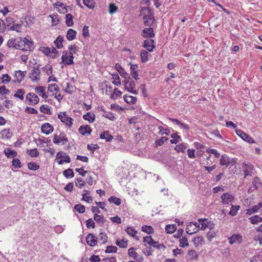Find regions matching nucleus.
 Returning a JSON list of instances; mask_svg holds the SVG:
<instances>
[{
	"instance_id": "473e14b6",
	"label": "nucleus",
	"mask_w": 262,
	"mask_h": 262,
	"mask_svg": "<svg viewBox=\"0 0 262 262\" xmlns=\"http://www.w3.org/2000/svg\"><path fill=\"white\" fill-rule=\"evenodd\" d=\"M100 138L101 139H105L106 141H111L113 139V136L110 134L108 131L103 132L100 135Z\"/></svg>"
},
{
	"instance_id": "5701e85b",
	"label": "nucleus",
	"mask_w": 262,
	"mask_h": 262,
	"mask_svg": "<svg viewBox=\"0 0 262 262\" xmlns=\"http://www.w3.org/2000/svg\"><path fill=\"white\" fill-rule=\"evenodd\" d=\"M262 208V202L259 203L257 205H254L251 208L246 210V214L250 215L254 213L257 212L258 211Z\"/></svg>"
},
{
	"instance_id": "72a5a7b5",
	"label": "nucleus",
	"mask_w": 262,
	"mask_h": 262,
	"mask_svg": "<svg viewBox=\"0 0 262 262\" xmlns=\"http://www.w3.org/2000/svg\"><path fill=\"white\" fill-rule=\"evenodd\" d=\"M83 194H82V200L91 203L93 202L92 198L90 196V192L87 190H83Z\"/></svg>"
},
{
	"instance_id": "423d86ee",
	"label": "nucleus",
	"mask_w": 262,
	"mask_h": 262,
	"mask_svg": "<svg viewBox=\"0 0 262 262\" xmlns=\"http://www.w3.org/2000/svg\"><path fill=\"white\" fill-rule=\"evenodd\" d=\"M59 159L60 160L58 161L59 165H62L64 163H69L71 161L70 157L67 155L66 153L62 151H59L56 154V160Z\"/></svg>"
},
{
	"instance_id": "9b49d317",
	"label": "nucleus",
	"mask_w": 262,
	"mask_h": 262,
	"mask_svg": "<svg viewBox=\"0 0 262 262\" xmlns=\"http://www.w3.org/2000/svg\"><path fill=\"white\" fill-rule=\"evenodd\" d=\"M40 71L37 67L34 68L29 74V77L32 81L37 82L40 80Z\"/></svg>"
},
{
	"instance_id": "b1692460",
	"label": "nucleus",
	"mask_w": 262,
	"mask_h": 262,
	"mask_svg": "<svg viewBox=\"0 0 262 262\" xmlns=\"http://www.w3.org/2000/svg\"><path fill=\"white\" fill-rule=\"evenodd\" d=\"M144 23L145 25L148 26H152L155 21V19L154 16L149 14L148 15H145L143 17Z\"/></svg>"
},
{
	"instance_id": "f03ea898",
	"label": "nucleus",
	"mask_w": 262,
	"mask_h": 262,
	"mask_svg": "<svg viewBox=\"0 0 262 262\" xmlns=\"http://www.w3.org/2000/svg\"><path fill=\"white\" fill-rule=\"evenodd\" d=\"M242 171L245 178L248 176H251L255 172V169L253 165L249 162H244L242 166Z\"/></svg>"
},
{
	"instance_id": "9d476101",
	"label": "nucleus",
	"mask_w": 262,
	"mask_h": 262,
	"mask_svg": "<svg viewBox=\"0 0 262 262\" xmlns=\"http://www.w3.org/2000/svg\"><path fill=\"white\" fill-rule=\"evenodd\" d=\"M74 56L71 55L67 51H64L62 52L61 56V61L66 64H72L74 63Z\"/></svg>"
},
{
	"instance_id": "4d7b16f0",
	"label": "nucleus",
	"mask_w": 262,
	"mask_h": 262,
	"mask_svg": "<svg viewBox=\"0 0 262 262\" xmlns=\"http://www.w3.org/2000/svg\"><path fill=\"white\" fill-rule=\"evenodd\" d=\"M108 201L111 203H114L115 204V205H117V206H119L121 204V200L119 198H118L116 196H111L109 199H108Z\"/></svg>"
},
{
	"instance_id": "4468645a",
	"label": "nucleus",
	"mask_w": 262,
	"mask_h": 262,
	"mask_svg": "<svg viewBox=\"0 0 262 262\" xmlns=\"http://www.w3.org/2000/svg\"><path fill=\"white\" fill-rule=\"evenodd\" d=\"M154 40L152 39H147L144 41L142 46L145 48L148 51L152 52L155 46L154 45Z\"/></svg>"
},
{
	"instance_id": "f257e3e1",
	"label": "nucleus",
	"mask_w": 262,
	"mask_h": 262,
	"mask_svg": "<svg viewBox=\"0 0 262 262\" xmlns=\"http://www.w3.org/2000/svg\"><path fill=\"white\" fill-rule=\"evenodd\" d=\"M57 118L67 128L70 129L73 125L74 120L68 115L67 112H60L57 114Z\"/></svg>"
},
{
	"instance_id": "052dcab7",
	"label": "nucleus",
	"mask_w": 262,
	"mask_h": 262,
	"mask_svg": "<svg viewBox=\"0 0 262 262\" xmlns=\"http://www.w3.org/2000/svg\"><path fill=\"white\" fill-rule=\"evenodd\" d=\"M25 93V90L23 89H18L16 93L14 94V97L19 98L20 100H24V95Z\"/></svg>"
},
{
	"instance_id": "1a4fd4ad",
	"label": "nucleus",
	"mask_w": 262,
	"mask_h": 262,
	"mask_svg": "<svg viewBox=\"0 0 262 262\" xmlns=\"http://www.w3.org/2000/svg\"><path fill=\"white\" fill-rule=\"evenodd\" d=\"M235 133L236 135L242 138L244 141L249 143H255L254 140L249 135L244 132L241 129H236Z\"/></svg>"
},
{
	"instance_id": "e2e57ef3",
	"label": "nucleus",
	"mask_w": 262,
	"mask_h": 262,
	"mask_svg": "<svg viewBox=\"0 0 262 262\" xmlns=\"http://www.w3.org/2000/svg\"><path fill=\"white\" fill-rule=\"evenodd\" d=\"M158 129L159 130V132L158 133L159 135H169L170 133L169 129H168V128L164 129L163 128V127H162V126H159Z\"/></svg>"
},
{
	"instance_id": "c9c22d12",
	"label": "nucleus",
	"mask_w": 262,
	"mask_h": 262,
	"mask_svg": "<svg viewBox=\"0 0 262 262\" xmlns=\"http://www.w3.org/2000/svg\"><path fill=\"white\" fill-rule=\"evenodd\" d=\"M199 254L195 250H189L187 254V258L190 259H195L198 258Z\"/></svg>"
},
{
	"instance_id": "f8f14e48",
	"label": "nucleus",
	"mask_w": 262,
	"mask_h": 262,
	"mask_svg": "<svg viewBox=\"0 0 262 262\" xmlns=\"http://www.w3.org/2000/svg\"><path fill=\"white\" fill-rule=\"evenodd\" d=\"M229 243L231 245H233L234 244H241L243 241V236L238 234L235 233L233 234L231 237L228 238Z\"/></svg>"
},
{
	"instance_id": "412c9836",
	"label": "nucleus",
	"mask_w": 262,
	"mask_h": 262,
	"mask_svg": "<svg viewBox=\"0 0 262 262\" xmlns=\"http://www.w3.org/2000/svg\"><path fill=\"white\" fill-rule=\"evenodd\" d=\"M136 250L137 249L134 247L129 248L128 250V255L135 260H143L142 257L140 256L136 252Z\"/></svg>"
},
{
	"instance_id": "a878e982",
	"label": "nucleus",
	"mask_w": 262,
	"mask_h": 262,
	"mask_svg": "<svg viewBox=\"0 0 262 262\" xmlns=\"http://www.w3.org/2000/svg\"><path fill=\"white\" fill-rule=\"evenodd\" d=\"M82 118L84 120L88 121L90 123H92L95 121L96 116L93 113L89 112L84 115Z\"/></svg>"
},
{
	"instance_id": "4c0bfd02",
	"label": "nucleus",
	"mask_w": 262,
	"mask_h": 262,
	"mask_svg": "<svg viewBox=\"0 0 262 262\" xmlns=\"http://www.w3.org/2000/svg\"><path fill=\"white\" fill-rule=\"evenodd\" d=\"M2 137L4 139H9L12 136V133L9 128L4 129L1 132Z\"/></svg>"
},
{
	"instance_id": "6e6d98bb",
	"label": "nucleus",
	"mask_w": 262,
	"mask_h": 262,
	"mask_svg": "<svg viewBox=\"0 0 262 262\" xmlns=\"http://www.w3.org/2000/svg\"><path fill=\"white\" fill-rule=\"evenodd\" d=\"M171 137L172 138L170 140L171 144H177L181 138V136L178 135L177 133L171 134Z\"/></svg>"
},
{
	"instance_id": "20e7f679",
	"label": "nucleus",
	"mask_w": 262,
	"mask_h": 262,
	"mask_svg": "<svg viewBox=\"0 0 262 262\" xmlns=\"http://www.w3.org/2000/svg\"><path fill=\"white\" fill-rule=\"evenodd\" d=\"M125 89L129 92L137 95L138 92L135 90L136 84L134 80L128 77L124 81Z\"/></svg>"
},
{
	"instance_id": "603ef678",
	"label": "nucleus",
	"mask_w": 262,
	"mask_h": 262,
	"mask_svg": "<svg viewBox=\"0 0 262 262\" xmlns=\"http://www.w3.org/2000/svg\"><path fill=\"white\" fill-rule=\"evenodd\" d=\"M148 53L145 50H142L140 53V58L141 62H146L148 60Z\"/></svg>"
},
{
	"instance_id": "2f4dec72",
	"label": "nucleus",
	"mask_w": 262,
	"mask_h": 262,
	"mask_svg": "<svg viewBox=\"0 0 262 262\" xmlns=\"http://www.w3.org/2000/svg\"><path fill=\"white\" fill-rule=\"evenodd\" d=\"M123 98H124V101L127 103H130V104H134L136 103L137 102V98L136 97H134V96H130V95H124V96H123Z\"/></svg>"
},
{
	"instance_id": "6ab92c4d",
	"label": "nucleus",
	"mask_w": 262,
	"mask_h": 262,
	"mask_svg": "<svg viewBox=\"0 0 262 262\" xmlns=\"http://www.w3.org/2000/svg\"><path fill=\"white\" fill-rule=\"evenodd\" d=\"M86 241L88 245L93 247L97 245V238L92 233H89L86 236Z\"/></svg>"
},
{
	"instance_id": "393cba45",
	"label": "nucleus",
	"mask_w": 262,
	"mask_h": 262,
	"mask_svg": "<svg viewBox=\"0 0 262 262\" xmlns=\"http://www.w3.org/2000/svg\"><path fill=\"white\" fill-rule=\"evenodd\" d=\"M4 154L8 158H15L17 156V152L10 148H7L4 150Z\"/></svg>"
},
{
	"instance_id": "79ce46f5",
	"label": "nucleus",
	"mask_w": 262,
	"mask_h": 262,
	"mask_svg": "<svg viewBox=\"0 0 262 262\" xmlns=\"http://www.w3.org/2000/svg\"><path fill=\"white\" fill-rule=\"evenodd\" d=\"M142 231L151 234L154 233V229L151 226L144 225L141 227Z\"/></svg>"
},
{
	"instance_id": "3c124183",
	"label": "nucleus",
	"mask_w": 262,
	"mask_h": 262,
	"mask_svg": "<svg viewBox=\"0 0 262 262\" xmlns=\"http://www.w3.org/2000/svg\"><path fill=\"white\" fill-rule=\"evenodd\" d=\"M179 246L180 247L184 248L189 246L187 238L185 236H182L179 240Z\"/></svg>"
},
{
	"instance_id": "864d4df0",
	"label": "nucleus",
	"mask_w": 262,
	"mask_h": 262,
	"mask_svg": "<svg viewBox=\"0 0 262 262\" xmlns=\"http://www.w3.org/2000/svg\"><path fill=\"white\" fill-rule=\"evenodd\" d=\"M75 185L79 188H82L85 184V182L81 178H76L75 180Z\"/></svg>"
},
{
	"instance_id": "a19ab883",
	"label": "nucleus",
	"mask_w": 262,
	"mask_h": 262,
	"mask_svg": "<svg viewBox=\"0 0 262 262\" xmlns=\"http://www.w3.org/2000/svg\"><path fill=\"white\" fill-rule=\"evenodd\" d=\"M112 79L113 80L112 82L116 86H120L121 85V80L119 75L117 73L112 74Z\"/></svg>"
},
{
	"instance_id": "7c9ffc66",
	"label": "nucleus",
	"mask_w": 262,
	"mask_h": 262,
	"mask_svg": "<svg viewBox=\"0 0 262 262\" xmlns=\"http://www.w3.org/2000/svg\"><path fill=\"white\" fill-rule=\"evenodd\" d=\"M46 88L43 86H37L35 88V94H37L39 96L42 98H47V96L45 94Z\"/></svg>"
},
{
	"instance_id": "f3484780",
	"label": "nucleus",
	"mask_w": 262,
	"mask_h": 262,
	"mask_svg": "<svg viewBox=\"0 0 262 262\" xmlns=\"http://www.w3.org/2000/svg\"><path fill=\"white\" fill-rule=\"evenodd\" d=\"M125 231L135 240L139 241L140 239V237L138 235L137 231L133 227H127Z\"/></svg>"
},
{
	"instance_id": "0eeeda50",
	"label": "nucleus",
	"mask_w": 262,
	"mask_h": 262,
	"mask_svg": "<svg viewBox=\"0 0 262 262\" xmlns=\"http://www.w3.org/2000/svg\"><path fill=\"white\" fill-rule=\"evenodd\" d=\"M26 101L29 105H34L38 103L39 98L35 93H29L26 95Z\"/></svg>"
},
{
	"instance_id": "bf43d9fd",
	"label": "nucleus",
	"mask_w": 262,
	"mask_h": 262,
	"mask_svg": "<svg viewBox=\"0 0 262 262\" xmlns=\"http://www.w3.org/2000/svg\"><path fill=\"white\" fill-rule=\"evenodd\" d=\"M39 165L34 162H30L28 164V168L30 170H36L39 168Z\"/></svg>"
},
{
	"instance_id": "774afa93",
	"label": "nucleus",
	"mask_w": 262,
	"mask_h": 262,
	"mask_svg": "<svg viewBox=\"0 0 262 262\" xmlns=\"http://www.w3.org/2000/svg\"><path fill=\"white\" fill-rule=\"evenodd\" d=\"M99 239L100 241H102V243L103 244H105L107 242V236L105 233L101 232L99 234Z\"/></svg>"
},
{
	"instance_id": "de8ad7c7",
	"label": "nucleus",
	"mask_w": 262,
	"mask_h": 262,
	"mask_svg": "<svg viewBox=\"0 0 262 262\" xmlns=\"http://www.w3.org/2000/svg\"><path fill=\"white\" fill-rule=\"evenodd\" d=\"M240 208V206L239 205H231L230 208V211H229V214L232 216H235L237 214V211Z\"/></svg>"
},
{
	"instance_id": "0e129e2a",
	"label": "nucleus",
	"mask_w": 262,
	"mask_h": 262,
	"mask_svg": "<svg viewBox=\"0 0 262 262\" xmlns=\"http://www.w3.org/2000/svg\"><path fill=\"white\" fill-rule=\"evenodd\" d=\"M168 139V138L166 137H162L160 139L156 140L155 141L156 147L161 146L164 143V142L167 141Z\"/></svg>"
},
{
	"instance_id": "8fccbe9b",
	"label": "nucleus",
	"mask_w": 262,
	"mask_h": 262,
	"mask_svg": "<svg viewBox=\"0 0 262 262\" xmlns=\"http://www.w3.org/2000/svg\"><path fill=\"white\" fill-rule=\"evenodd\" d=\"M102 111L104 112V114H103V116L104 117L107 118L111 121H114L116 119V118L113 113L105 111L104 110H102Z\"/></svg>"
},
{
	"instance_id": "13d9d810",
	"label": "nucleus",
	"mask_w": 262,
	"mask_h": 262,
	"mask_svg": "<svg viewBox=\"0 0 262 262\" xmlns=\"http://www.w3.org/2000/svg\"><path fill=\"white\" fill-rule=\"evenodd\" d=\"M118 10V7L113 3H111L109 5L108 7V12L111 14H113L117 12Z\"/></svg>"
},
{
	"instance_id": "e433bc0d",
	"label": "nucleus",
	"mask_w": 262,
	"mask_h": 262,
	"mask_svg": "<svg viewBox=\"0 0 262 262\" xmlns=\"http://www.w3.org/2000/svg\"><path fill=\"white\" fill-rule=\"evenodd\" d=\"M117 246L121 248H125L128 246V241L125 238L121 239H117L116 242Z\"/></svg>"
},
{
	"instance_id": "c03bdc74",
	"label": "nucleus",
	"mask_w": 262,
	"mask_h": 262,
	"mask_svg": "<svg viewBox=\"0 0 262 262\" xmlns=\"http://www.w3.org/2000/svg\"><path fill=\"white\" fill-rule=\"evenodd\" d=\"M63 41V37L61 36H58L56 39L54 41V43L55 45L56 46L57 48L61 49L62 48Z\"/></svg>"
},
{
	"instance_id": "37998d69",
	"label": "nucleus",
	"mask_w": 262,
	"mask_h": 262,
	"mask_svg": "<svg viewBox=\"0 0 262 262\" xmlns=\"http://www.w3.org/2000/svg\"><path fill=\"white\" fill-rule=\"evenodd\" d=\"M66 24L68 27H71L73 25V16L71 14L68 13L66 14Z\"/></svg>"
},
{
	"instance_id": "09e8293b",
	"label": "nucleus",
	"mask_w": 262,
	"mask_h": 262,
	"mask_svg": "<svg viewBox=\"0 0 262 262\" xmlns=\"http://www.w3.org/2000/svg\"><path fill=\"white\" fill-rule=\"evenodd\" d=\"M27 154L32 158H36L39 156V152L36 148L28 150Z\"/></svg>"
},
{
	"instance_id": "69168bd1",
	"label": "nucleus",
	"mask_w": 262,
	"mask_h": 262,
	"mask_svg": "<svg viewBox=\"0 0 262 262\" xmlns=\"http://www.w3.org/2000/svg\"><path fill=\"white\" fill-rule=\"evenodd\" d=\"M74 209L80 213H83L85 211V206L81 204H77L75 205Z\"/></svg>"
},
{
	"instance_id": "680f3d73",
	"label": "nucleus",
	"mask_w": 262,
	"mask_h": 262,
	"mask_svg": "<svg viewBox=\"0 0 262 262\" xmlns=\"http://www.w3.org/2000/svg\"><path fill=\"white\" fill-rule=\"evenodd\" d=\"M122 93L118 88L114 90V93L111 95V98L113 99H116L117 97L121 96Z\"/></svg>"
},
{
	"instance_id": "c85d7f7f",
	"label": "nucleus",
	"mask_w": 262,
	"mask_h": 262,
	"mask_svg": "<svg viewBox=\"0 0 262 262\" xmlns=\"http://www.w3.org/2000/svg\"><path fill=\"white\" fill-rule=\"evenodd\" d=\"M77 32L72 29H69L66 35L67 39L69 41H72L76 38Z\"/></svg>"
},
{
	"instance_id": "2eb2a0df",
	"label": "nucleus",
	"mask_w": 262,
	"mask_h": 262,
	"mask_svg": "<svg viewBox=\"0 0 262 262\" xmlns=\"http://www.w3.org/2000/svg\"><path fill=\"white\" fill-rule=\"evenodd\" d=\"M222 202L225 204H228L232 203L234 200V196L229 193H225L221 196Z\"/></svg>"
},
{
	"instance_id": "6e6552de",
	"label": "nucleus",
	"mask_w": 262,
	"mask_h": 262,
	"mask_svg": "<svg viewBox=\"0 0 262 262\" xmlns=\"http://www.w3.org/2000/svg\"><path fill=\"white\" fill-rule=\"evenodd\" d=\"M200 230L199 223L198 222H190L187 225L186 231L189 234H193L195 233Z\"/></svg>"
},
{
	"instance_id": "dca6fc26",
	"label": "nucleus",
	"mask_w": 262,
	"mask_h": 262,
	"mask_svg": "<svg viewBox=\"0 0 262 262\" xmlns=\"http://www.w3.org/2000/svg\"><path fill=\"white\" fill-rule=\"evenodd\" d=\"M92 129L89 125H83L79 128V133L83 136H89L91 135Z\"/></svg>"
},
{
	"instance_id": "338daca9",
	"label": "nucleus",
	"mask_w": 262,
	"mask_h": 262,
	"mask_svg": "<svg viewBox=\"0 0 262 262\" xmlns=\"http://www.w3.org/2000/svg\"><path fill=\"white\" fill-rule=\"evenodd\" d=\"M84 5L88 8L93 9L95 7V4L93 0H83Z\"/></svg>"
},
{
	"instance_id": "c756f323",
	"label": "nucleus",
	"mask_w": 262,
	"mask_h": 262,
	"mask_svg": "<svg viewBox=\"0 0 262 262\" xmlns=\"http://www.w3.org/2000/svg\"><path fill=\"white\" fill-rule=\"evenodd\" d=\"M187 148V144L185 143H182L177 145L174 149L177 152L185 153Z\"/></svg>"
},
{
	"instance_id": "bb28decb",
	"label": "nucleus",
	"mask_w": 262,
	"mask_h": 262,
	"mask_svg": "<svg viewBox=\"0 0 262 262\" xmlns=\"http://www.w3.org/2000/svg\"><path fill=\"white\" fill-rule=\"evenodd\" d=\"M56 8L60 13L65 14L67 12V6L62 3L57 2L55 4Z\"/></svg>"
},
{
	"instance_id": "cd10ccee",
	"label": "nucleus",
	"mask_w": 262,
	"mask_h": 262,
	"mask_svg": "<svg viewBox=\"0 0 262 262\" xmlns=\"http://www.w3.org/2000/svg\"><path fill=\"white\" fill-rule=\"evenodd\" d=\"M48 90L49 92L51 93L52 95L57 94L59 92V88L57 84L54 83L52 84H49L48 85Z\"/></svg>"
},
{
	"instance_id": "a18cd8bd",
	"label": "nucleus",
	"mask_w": 262,
	"mask_h": 262,
	"mask_svg": "<svg viewBox=\"0 0 262 262\" xmlns=\"http://www.w3.org/2000/svg\"><path fill=\"white\" fill-rule=\"evenodd\" d=\"M165 231L167 233L172 234L177 229V226L175 224L167 225L165 227Z\"/></svg>"
},
{
	"instance_id": "aec40b11",
	"label": "nucleus",
	"mask_w": 262,
	"mask_h": 262,
	"mask_svg": "<svg viewBox=\"0 0 262 262\" xmlns=\"http://www.w3.org/2000/svg\"><path fill=\"white\" fill-rule=\"evenodd\" d=\"M142 35L144 38H153L155 37L152 28H145L142 31Z\"/></svg>"
},
{
	"instance_id": "58836bf2",
	"label": "nucleus",
	"mask_w": 262,
	"mask_h": 262,
	"mask_svg": "<svg viewBox=\"0 0 262 262\" xmlns=\"http://www.w3.org/2000/svg\"><path fill=\"white\" fill-rule=\"evenodd\" d=\"M250 222L252 224H256L262 222V217L258 215H255L249 218Z\"/></svg>"
},
{
	"instance_id": "7ed1b4c3",
	"label": "nucleus",
	"mask_w": 262,
	"mask_h": 262,
	"mask_svg": "<svg viewBox=\"0 0 262 262\" xmlns=\"http://www.w3.org/2000/svg\"><path fill=\"white\" fill-rule=\"evenodd\" d=\"M68 141V139L63 132H60L59 135L55 134L53 136V142L55 144L58 145L60 143L63 145L66 144Z\"/></svg>"
},
{
	"instance_id": "5fc2aeb1",
	"label": "nucleus",
	"mask_w": 262,
	"mask_h": 262,
	"mask_svg": "<svg viewBox=\"0 0 262 262\" xmlns=\"http://www.w3.org/2000/svg\"><path fill=\"white\" fill-rule=\"evenodd\" d=\"M12 166L14 168H20L22 167V164L18 158H14L12 161Z\"/></svg>"
},
{
	"instance_id": "4be33fe9",
	"label": "nucleus",
	"mask_w": 262,
	"mask_h": 262,
	"mask_svg": "<svg viewBox=\"0 0 262 262\" xmlns=\"http://www.w3.org/2000/svg\"><path fill=\"white\" fill-rule=\"evenodd\" d=\"M130 68V75L133 78H134L136 80H138V66L137 64H134L131 63H129Z\"/></svg>"
},
{
	"instance_id": "49530a36",
	"label": "nucleus",
	"mask_w": 262,
	"mask_h": 262,
	"mask_svg": "<svg viewBox=\"0 0 262 262\" xmlns=\"http://www.w3.org/2000/svg\"><path fill=\"white\" fill-rule=\"evenodd\" d=\"M63 175L67 179L74 177V173L71 168H68L63 171Z\"/></svg>"
},
{
	"instance_id": "39448f33",
	"label": "nucleus",
	"mask_w": 262,
	"mask_h": 262,
	"mask_svg": "<svg viewBox=\"0 0 262 262\" xmlns=\"http://www.w3.org/2000/svg\"><path fill=\"white\" fill-rule=\"evenodd\" d=\"M237 163V159L230 158L227 155H223L220 159V163L222 166H233L236 165Z\"/></svg>"
},
{
	"instance_id": "f704fd0d",
	"label": "nucleus",
	"mask_w": 262,
	"mask_h": 262,
	"mask_svg": "<svg viewBox=\"0 0 262 262\" xmlns=\"http://www.w3.org/2000/svg\"><path fill=\"white\" fill-rule=\"evenodd\" d=\"M199 225H201L200 230H204L208 227L209 222L207 219H199L198 220Z\"/></svg>"
},
{
	"instance_id": "ddd939ff",
	"label": "nucleus",
	"mask_w": 262,
	"mask_h": 262,
	"mask_svg": "<svg viewBox=\"0 0 262 262\" xmlns=\"http://www.w3.org/2000/svg\"><path fill=\"white\" fill-rule=\"evenodd\" d=\"M26 74V72L16 71L14 75L15 79L13 80V82L20 83L24 79Z\"/></svg>"
},
{
	"instance_id": "a211bd4d",
	"label": "nucleus",
	"mask_w": 262,
	"mask_h": 262,
	"mask_svg": "<svg viewBox=\"0 0 262 262\" xmlns=\"http://www.w3.org/2000/svg\"><path fill=\"white\" fill-rule=\"evenodd\" d=\"M41 130L42 133L49 135L53 132L54 127L49 123H45L41 125Z\"/></svg>"
},
{
	"instance_id": "ea45409f",
	"label": "nucleus",
	"mask_w": 262,
	"mask_h": 262,
	"mask_svg": "<svg viewBox=\"0 0 262 262\" xmlns=\"http://www.w3.org/2000/svg\"><path fill=\"white\" fill-rule=\"evenodd\" d=\"M40 111L47 115H51L52 114L51 107L47 104H43L40 106Z\"/></svg>"
}]
</instances>
